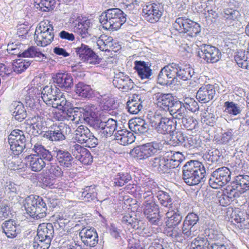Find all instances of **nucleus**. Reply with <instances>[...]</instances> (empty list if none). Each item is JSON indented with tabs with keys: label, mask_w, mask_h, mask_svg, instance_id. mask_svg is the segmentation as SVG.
Returning <instances> with one entry per match:
<instances>
[{
	"label": "nucleus",
	"mask_w": 249,
	"mask_h": 249,
	"mask_svg": "<svg viewBox=\"0 0 249 249\" xmlns=\"http://www.w3.org/2000/svg\"><path fill=\"white\" fill-rule=\"evenodd\" d=\"M195 72L189 65L172 63L162 68L158 76V83L161 85H171L179 80L190 79Z\"/></svg>",
	"instance_id": "nucleus-1"
},
{
	"label": "nucleus",
	"mask_w": 249,
	"mask_h": 249,
	"mask_svg": "<svg viewBox=\"0 0 249 249\" xmlns=\"http://www.w3.org/2000/svg\"><path fill=\"white\" fill-rule=\"evenodd\" d=\"M182 179L189 186H195L206 181V170L203 164L190 160L182 167Z\"/></svg>",
	"instance_id": "nucleus-2"
},
{
	"label": "nucleus",
	"mask_w": 249,
	"mask_h": 249,
	"mask_svg": "<svg viewBox=\"0 0 249 249\" xmlns=\"http://www.w3.org/2000/svg\"><path fill=\"white\" fill-rule=\"evenodd\" d=\"M126 16L119 8H110L103 12L99 19L104 28L110 31H117L127 22Z\"/></svg>",
	"instance_id": "nucleus-3"
},
{
	"label": "nucleus",
	"mask_w": 249,
	"mask_h": 249,
	"mask_svg": "<svg viewBox=\"0 0 249 249\" xmlns=\"http://www.w3.org/2000/svg\"><path fill=\"white\" fill-rule=\"evenodd\" d=\"M46 201V199L38 196L31 195L28 196L23 201L27 213L36 219L46 217L48 213Z\"/></svg>",
	"instance_id": "nucleus-4"
},
{
	"label": "nucleus",
	"mask_w": 249,
	"mask_h": 249,
	"mask_svg": "<svg viewBox=\"0 0 249 249\" xmlns=\"http://www.w3.org/2000/svg\"><path fill=\"white\" fill-rule=\"evenodd\" d=\"M150 124L152 129L157 133L160 135L172 134L176 129V124L173 118H168L161 114L154 115L150 120Z\"/></svg>",
	"instance_id": "nucleus-5"
},
{
	"label": "nucleus",
	"mask_w": 249,
	"mask_h": 249,
	"mask_svg": "<svg viewBox=\"0 0 249 249\" xmlns=\"http://www.w3.org/2000/svg\"><path fill=\"white\" fill-rule=\"evenodd\" d=\"M34 38L38 46L45 47L53 40V27L48 20L41 21L35 33Z\"/></svg>",
	"instance_id": "nucleus-6"
},
{
	"label": "nucleus",
	"mask_w": 249,
	"mask_h": 249,
	"mask_svg": "<svg viewBox=\"0 0 249 249\" xmlns=\"http://www.w3.org/2000/svg\"><path fill=\"white\" fill-rule=\"evenodd\" d=\"M163 148L160 142L153 141L134 148L131 155L139 160L146 159L160 152Z\"/></svg>",
	"instance_id": "nucleus-7"
},
{
	"label": "nucleus",
	"mask_w": 249,
	"mask_h": 249,
	"mask_svg": "<svg viewBox=\"0 0 249 249\" xmlns=\"http://www.w3.org/2000/svg\"><path fill=\"white\" fill-rule=\"evenodd\" d=\"M7 142L13 154L19 155L26 148V138L24 132L18 129L12 130L8 136Z\"/></svg>",
	"instance_id": "nucleus-8"
},
{
	"label": "nucleus",
	"mask_w": 249,
	"mask_h": 249,
	"mask_svg": "<svg viewBox=\"0 0 249 249\" xmlns=\"http://www.w3.org/2000/svg\"><path fill=\"white\" fill-rule=\"evenodd\" d=\"M173 26L179 33H187L192 37L196 36L201 31V27L198 23L185 17L177 18Z\"/></svg>",
	"instance_id": "nucleus-9"
},
{
	"label": "nucleus",
	"mask_w": 249,
	"mask_h": 249,
	"mask_svg": "<svg viewBox=\"0 0 249 249\" xmlns=\"http://www.w3.org/2000/svg\"><path fill=\"white\" fill-rule=\"evenodd\" d=\"M197 46L198 55L206 63L212 64L216 63L221 59V52L218 48L201 42H199Z\"/></svg>",
	"instance_id": "nucleus-10"
},
{
	"label": "nucleus",
	"mask_w": 249,
	"mask_h": 249,
	"mask_svg": "<svg viewBox=\"0 0 249 249\" xmlns=\"http://www.w3.org/2000/svg\"><path fill=\"white\" fill-rule=\"evenodd\" d=\"M231 179V172L227 167L223 166L214 170L209 180L210 186L213 189L220 188L228 183Z\"/></svg>",
	"instance_id": "nucleus-11"
},
{
	"label": "nucleus",
	"mask_w": 249,
	"mask_h": 249,
	"mask_svg": "<svg viewBox=\"0 0 249 249\" xmlns=\"http://www.w3.org/2000/svg\"><path fill=\"white\" fill-rule=\"evenodd\" d=\"M169 155L167 156L159 155L152 158L150 163L153 169L160 174H166L174 177L176 176V171L173 169L168 160Z\"/></svg>",
	"instance_id": "nucleus-12"
},
{
	"label": "nucleus",
	"mask_w": 249,
	"mask_h": 249,
	"mask_svg": "<svg viewBox=\"0 0 249 249\" xmlns=\"http://www.w3.org/2000/svg\"><path fill=\"white\" fill-rule=\"evenodd\" d=\"M71 131L69 125L60 123L58 125H53L48 131L45 132L43 137L51 141H62L66 139V135L71 133Z\"/></svg>",
	"instance_id": "nucleus-13"
},
{
	"label": "nucleus",
	"mask_w": 249,
	"mask_h": 249,
	"mask_svg": "<svg viewBox=\"0 0 249 249\" xmlns=\"http://www.w3.org/2000/svg\"><path fill=\"white\" fill-rule=\"evenodd\" d=\"M76 56L83 62L96 65L101 62V58L89 46L83 43L74 48Z\"/></svg>",
	"instance_id": "nucleus-14"
},
{
	"label": "nucleus",
	"mask_w": 249,
	"mask_h": 249,
	"mask_svg": "<svg viewBox=\"0 0 249 249\" xmlns=\"http://www.w3.org/2000/svg\"><path fill=\"white\" fill-rule=\"evenodd\" d=\"M164 5L162 3L153 2L143 7V17L150 23H155L159 20L164 11Z\"/></svg>",
	"instance_id": "nucleus-15"
},
{
	"label": "nucleus",
	"mask_w": 249,
	"mask_h": 249,
	"mask_svg": "<svg viewBox=\"0 0 249 249\" xmlns=\"http://www.w3.org/2000/svg\"><path fill=\"white\" fill-rule=\"evenodd\" d=\"M75 139L80 143L86 144V146L95 147L98 144V140L86 126L81 125L75 130Z\"/></svg>",
	"instance_id": "nucleus-16"
},
{
	"label": "nucleus",
	"mask_w": 249,
	"mask_h": 249,
	"mask_svg": "<svg viewBox=\"0 0 249 249\" xmlns=\"http://www.w3.org/2000/svg\"><path fill=\"white\" fill-rule=\"evenodd\" d=\"M80 116L79 118H82L90 127L94 129L101 120L97 114L95 112V106L93 105H86L83 107H80Z\"/></svg>",
	"instance_id": "nucleus-17"
},
{
	"label": "nucleus",
	"mask_w": 249,
	"mask_h": 249,
	"mask_svg": "<svg viewBox=\"0 0 249 249\" xmlns=\"http://www.w3.org/2000/svg\"><path fill=\"white\" fill-rule=\"evenodd\" d=\"M143 213L150 224L158 225L160 221L159 207L153 199L144 202Z\"/></svg>",
	"instance_id": "nucleus-18"
},
{
	"label": "nucleus",
	"mask_w": 249,
	"mask_h": 249,
	"mask_svg": "<svg viewBox=\"0 0 249 249\" xmlns=\"http://www.w3.org/2000/svg\"><path fill=\"white\" fill-rule=\"evenodd\" d=\"M118 129L117 120L108 119L107 121L101 120L94 130L101 138L111 136L115 131Z\"/></svg>",
	"instance_id": "nucleus-19"
},
{
	"label": "nucleus",
	"mask_w": 249,
	"mask_h": 249,
	"mask_svg": "<svg viewBox=\"0 0 249 249\" xmlns=\"http://www.w3.org/2000/svg\"><path fill=\"white\" fill-rule=\"evenodd\" d=\"M199 221L198 215L194 213H189L183 222L182 233L185 237L189 238L194 235V232L197 223Z\"/></svg>",
	"instance_id": "nucleus-20"
},
{
	"label": "nucleus",
	"mask_w": 249,
	"mask_h": 249,
	"mask_svg": "<svg viewBox=\"0 0 249 249\" xmlns=\"http://www.w3.org/2000/svg\"><path fill=\"white\" fill-rule=\"evenodd\" d=\"M155 98L158 107L164 111L169 112L178 101L170 93L159 92L155 94Z\"/></svg>",
	"instance_id": "nucleus-21"
},
{
	"label": "nucleus",
	"mask_w": 249,
	"mask_h": 249,
	"mask_svg": "<svg viewBox=\"0 0 249 249\" xmlns=\"http://www.w3.org/2000/svg\"><path fill=\"white\" fill-rule=\"evenodd\" d=\"M56 160L59 165L64 169L70 170L75 164V160L72 154L65 149H58L56 151Z\"/></svg>",
	"instance_id": "nucleus-22"
},
{
	"label": "nucleus",
	"mask_w": 249,
	"mask_h": 249,
	"mask_svg": "<svg viewBox=\"0 0 249 249\" xmlns=\"http://www.w3.org/2000/svg\"><path fill=\"white\" fill-rule=\"evenodd\" d=\"M79 235L82 242L87 246L94 247L98 243V234L94 228H84L80 231Z\"/></svg>",
	"instance_id": "nucleus-23"
},
{
	"label": "nucleus",
	"mask_w": 249,
	"mask_h": 249,
	"mask_svg": "<svg viewBox=\"0 0 249 249\" xmlns=\"http://www.w3.org/2000/svg\"><path fill=\"white\" fill-rule=\"evenodd\" d=\"M231 187L240 194L249 191V175L243 174L235 176Z\"/></svg>",
	"instance_id": "nucleus-24"
},
{
	"label": "nucleus",
	"mask_w": 249,
	"mask_h": 249,
	"mask_svg": "<svg viewBox=\"0 0 249 249\" xmlns=\"http://www.w3.org/2000/svg\"><path fill=\"white\" fill-rule=\"evenodd\" d=\"M215 93L214 86L208 84L199 88L196 93V98L199 102L206 103L213 99Z\"/></svg>",
	"instance_id": "nucleus-25"
},
{
	"label": "nucleus",
	"mask_w": 249,
	"mask_h": 249,
	"mask_svg": "<svg viewBox=\"0 0 249 249\" xmlns=\"http://www.w3.org/2000/svg\"><path fill=\"white\" fill-rule=\"evenodd\" d=\"M151 63L143 61L136 60L134 62V69L142 79H149L152 75Z\"/></svg>",
	"instance_id": "nucleus-26"
},
{
	"label": "nucleus",
	"mask_w": 249,
	"mask_h": 249,
	"mask_svg": "<svg viewBox=\"0 0 249 249\" xmlns=\"http://www.w3.org/2000/svg\"><path fill=\"white\" fill-rule=\"evenodd\" d=\"M20 226L13 219L5 221L1 225L2 232L9 238L16 237L20 232Z\"/></svg>",
	"instance_id": "nucleus-27"
},
{
	"label": "nucleus",
	"mask_w": 249,
	"mask_h": 249,
	"mask_svg": "<svg viewBox=\"0 0 249 249\" xmlns=\"http://www.w3.org/2000/svg\"><path fill=\"white\" fill-rule=\"evenodd\" d=\"M53 81L56 87L67 90L73 85L72 77L68 73H57L53 77Z\"/></svg>",
	"instance_id": "nucleus-28"
},
{
	"label": "nucleus",
	"mask_w": 249,
	"mask_h": 249,
	"mask_svg": "<svg viewBox=\"0 0 249 249\" xmlns=\"http://www.w3.org/2000/svg\"><path fill=\"white\" fill-rule=\"evenodd\" d=\"M113 85L118 89L128 91L132 89L134 86V83L129 77L124 75L122 72H120L113 80Z\"/></svg>",
	"instance_id": "nucleus-29"
},
{
	"label": "nucleus",
	"mask_w": 249,
	"mask_h": 249,
	"mask_svg": "<svg viewBox=\"0 0 249 249\" xmlns=\"http://www.w3.org/2000/svg\"><path fill=\"white\" fill-rule=\"evenodd\" d=\"M113 136L118 143L123 145L132 143L135 140L133 133L125 129H118Z\"/></svg>",
	"instance_id": "nucleus-30"
},
{
	"label": "nucleus",
	"mask_w": 249,
	"mask_h": 249,
	"mask_svg": "<svg viewBox=\"0 0 249 249\" xmlns=\"http://www.w3.org/2000/svg\"><path fill=\"white\" fill-rule=\"evenodd\" d=\"M158 198L160 204L164 207L170 208L173 203L172 199L169 193L160 190L159 187L152 189V193Z\"/></svg>",
	"instance_id": "nucleus-31"
},
{
	"label": "nucleus",
	"mask_w": 249,
	"mask_h": 249,
	"mask_svg": "<svg viewBox=\"0 0 249 249\" xmlns=\"http://www.w3.org/2000/svg\"><path fill=\"white\" fill-rule=\"evenodd\" d=\"M10 111L13 116L18 122H21L27 117L26 111L22 103L14 101L9 107Z\"/></svg>",
	"instance_id": "nucleus-32"
},
{
	"label": "nucleus",
	"mask_w": 249,
	"mask_h": 249,
	"mask_svg": "<svg viewBox=\"0 0 249 249\" xmlns=\"http://www.w3.org/2000/svg\"><path fill=\"white\" fill-rule=\"evenodd\" d=\"M60 91V90L55 85L46 86L41 91L42 99L48 106Z\"/></svg>",
	"instance_id": "nucleus-33"
},
{
	"label": "nucleus",
	"mask_w": 249,
	"mask_h": 249,
	"mask_svg": "<svg viewBox=\"0 0 249 249\" xmlns=\"http://www.w3.org/2000/svg\"><path fill=\"white\" fill-rule=\"evenodd\" d=\"M25 160L31 169L34 172H39L46 166V162L37 155L31 154L26 157Z\"/></svg>",
	"instance_id": "nucleus-34"
},
{
	"label": "nucleus",
	"mask_w": 249,
	"mask_h": 249,
	"mask_svg": "<svg viewBox=\"0 0 249 249\" xmlns=\"http://www.w3.org/2000/svg\"><path fill=\"white\" fill-rule=\"evenodd\" d=\"M223 18L226 24L228 26H234L241 16L240 12L237 10L232 8H226L223 11Z\"/></svg>",
	"instance_id": "nucleus-35"
},
{
	"label": "nucleus",
	"mask_w": 249,
	"mask_h": 249,
	"mask_svg": "<svg viewBox=\"0 0 249 249\" xmlns=\"http://www.w3.org/2000/svg\"><path fill=\"white\" fill-rule=\"evenodd\" d=\"M129 126L132 131L138 134L147 132L149 129V124L145 120L140 118L131 120Z\"/></svg>",
	"instance_id": "nucleus-36"
},
{
	"label": "nucleus",
	"mask_w": 249,
	"mask_h": 249,
	"mask_svg": "<svg viewBox=\"0 0 249 249\" xmlns=\"http://www.w3.org/2000/svg\"><path fill=\"white\" fill-rule=\"evenodd\" d=\"M33 150L38 157H40L42 160L51 162L54 160V152L50 151L45 147L44 146L36 143L34 145Z\"/></svg>",
	"instance_id": "nucleus-37"
},
{
	"label": "nucleus",
	"mask_w": 249,
	"mask_h": 249,
	"mask_svg": "<svg viewBox=\"0 0 249 249\" xmlns=\"http://www.w3.org/2000/svg\"><path fill=\"white\" fill-rule=\"evenodd\" d=\"M54 233V228L53 224L50 223L39 224L37 229L38 239L46 238L52 240Z\"/></svg>",
	"instance_id": "nucleus-38"
},
{
	"label": "nucleus",
	"mask_w": 249,
	"mask_h": 249,
	"mask_svg": "<svg viewBox=\"0 0 249 249\" xmlns=\"http://www.w3.org/2000/svg\"><path fill=\"white\" fill-rule=\"evenodd\" d=\"M239 196L238 193L229 187L226 189L225 193H223L218 196V202L220 205L226 206L229 205L235 197Z\"/></svg>",
	"instance_id": "nucleus-39"
},
{
	"label": "nucleus",
	"mask_w": 249,
	"mask_h": 249,
	"mask_svg": "<svg viewBox=\"0 0 249 249\" xmlns=\"http://www.w3.org/2000/svg\"><path fill=\"white\" fill-rule=\"evenodd\" d=\"M43 115H39L37 112V115H34L31 118L32 123L30 126L33 131V134L35 136H37L39 135H42L45 132L42 131L44 127L43 125Z\"/></svg>",
	"instance_id": "nucleus-40"
},
{
	"label": "nucleus",
	"mask_w": 249,
	"mask_h": 249,
	"mask_svg": "<svg viewBox=\"0 0 249 249\" xmlns=\"http://www.w3.org/2000/svg\"><path fill=\"white\" fill-rule=\"evenodd\" d=\"M170 114L173 116V119H177L178 121L187 117L188 111L181 101H178L172 109L170 110Z\"/></svg>",
	"instance_id": "nucleus-41"
},
{
	"label": "nucleus",
	"mask_w": 249,
	"mask_h": 249,
	"mask_svg": "<svg viewBox=\"0 0 249 249\" xmlns=\"http://www.w3.org/2000/svg\"><path fill=\"white\" fill-rule=\"evenodd\" d=\"M26 105L28 108H30L31 110H33L37 115V112L39 115H43L47 116L48 113L45 111V109L42 108V106L40 105L38 100L31 98L30 96L26 97Z\"/></svg>",
	"instance_id": "nucleus-42"
},
{
	"label": "nucleus",
	"mask_w": 249,
	"mask_h": 249,
	"mask_svg": "<svg viewBox=\"0 0 249 249\" xmlns=\"http://www.w3.org/2000/svg\"><path fill=\"white\" fill-rule=\"evenodd\" d=\"M234 59L239 67L249 69V51L239 50L235 55Z\"/></svg>",
	"instance_id": "nucleus-43"
},
{
	"label": "nucleus",
	"mask_w": 249,
	"mask_h": 249,
	"mask_svg": "<svg viewBox=\"0 0 249 249\" xmlns=\"http://www.w3.org/2000/svg\"><path fill=\"white\" fill-rule=\"evenodd\" d=\"M122 222L136 230H143L144 229L143 223L129 213H127L123 216Z\"/></svg>",
	"instance_id": "nucleus-44"
},
{
	"label": "nucleus",
	"mask_w": 249,
	"mask_h": 249,
	"mask_svg": "<svg viewBox=\"0 0 249 249\" xmlns=\"http://www.w3.org/2000/svg\"><path fill=\"white\" fill-rule=\"evenodd\" d=\"M79 108L80 107H72L70 102L61 110L62 113V116L66 120L75 121L78 113L80 114Z\"/></svg>",
	"instance_id": "nucleus-45"
},
{
	"label": "nucleus",
	"mask_w": 249,
	"mask_h": 249,
	"mask_svg": "<svg viewBox=\"0 0 249 249\" xmlns=\"http://www.w3.org/2000/svg\"><path fill=\"white\" fill-rule=\"evenodd\" d=\"M22 57H36L37 61H43L44 59H46V56L42 53L41 52L39 51L38 49L34 46H31L28 49L24 50L21 53Z\"/></svg>",
	"instance_id": "nucleus-46"
},
{
	"label": "nucleus",
	"mask_w": 249,
	"mask_h": 249,
	"mask_svg": "<svg viewBox=\"0 0 249 249\" xmlns=\"http://www.w3.org/2000/svg\"><path fill=\"white\" fill-rule=\"evenodd\" d=\"M35 6L42 12L53 10L56 3V0H34Z\"/></svg>",
	"instance_id": "nucleus-47"
},
{
	"label": "nucleus",
	"mask_w": 249,
	"mask_h": 249,
	"mask_svg": "<svg viewBox=\"0 0 249 249\" xmlns=\"http://www.w3.org/2000/svg\"><path fill=\"white\" fill-rule=\"evenodd\" d=\"M75 92L79 97L84 98H89L92 93L90 86L82 82H79L75 86Z\"/></svg>",
	"instance_id": "nucleus-48"
},
{
	"label": "nucleus",
	"mask_w": 249,
	"mask_h": 249,
	"mask_svg": "<svg viewBox=\"0 0 249 249\" xmlns=\"http://www.w3.org/2000/svg\"><path fill=\"white\" fill-rule=\"evenodd\" d=\"M113 39L111 36H102L101 38L97 40L96 44L102 51H109L110 49H113Z\"/></svg>",
	"instance_id": "nucleus-49"
},
{
	"label": "nucleus",
	"mask_w": 249,
	"mask_h": 249,
	"mask_svg": "<svg viewBox=\"0 0 249 249\" xmlns=\"http://www.w3.org/2000/svg\"><path fill=\"white\" fill-rule=\"evenodd\" d=\"M80 194V197L85 201L91 202L97 200V193L93 186L86 187Z\"/></svg>",
	"instance_id": "nucleus-50"
},
{
	"label": "nucleus",
	"mask_w": 249,
	"mask_h": 249,
	"mask_svg": "<svg viewBox=\"0 0 249 249\" xmlns=\"http://www.w3.org/2000/svg\"><path fill=\"white\" fill-rule=\"evenodd\" d=\"M90 25L91 23L89 19L78 21V23H75L74 30L81 35L82 37L85 38L90 35L89 29Z\"/></svg>",
	"instance_id": "nucleus-51"
},
{
	"label": "nucleus",
	"mask_w": 249,
	"mask_h": 249,
	"mask_svg": "<svg viewBox=\"0 0 249 249\" xmlns=\"http://www.w3.org/2000/svg\"><path fill=\"white\" fill-rule=\"evenodd\" d=\"M170 138L168 141V144L173 146H183L186 135L181 131H177L169 134Z\"/></svg>",
	"instance_id": "nucleus-52"
},
{
	"label": "nucleus",
	"mask_w": 249,
	"mask_h": 249,
	"mask_svg": "<svg viewBox=\"0 0 249 249\" xmlns=\"http://www.w3.org/2000/svg\"><path fill=\"white\" fill-rule=\"evenodd\" d=\"M171 156L169 157L168 160H170V163L173 169L176 171V174L179 172L180 165L183 160V155L179 152H170Z\"/></svg>",
	"instance_id": "nucleus-53"
},
{
	"label": "nucleus",
	"mask_w": 249,
	"mask_h": 249,
	"mask_svg": "<svg viewBox=\"0 0 249 249\" xmlns=\"http://www.w3.org/2000/svg\"><path fill=\"white\" fill-rule=\"evenodd\" d=\"M52 102L48 106L57 108L60 111L65 107L67 106L70 103V102L67 101L65 97L63 96V93L60 91L58 93L57 97H55Z\"/></svg>",
	"instance_id": "nucleus-54"
},
{
	"label": "nucleus",
	"mask_w": 249,
	"mask_h": 249,
	"mask_svg": "<svg viewBox=\"0 0 249 249\" xmlns=\"http://www.w3.org/2000/svg\"><path fill=\"white\" fill-rule=\"evenodd\" d=\"M224 111L231 115L236 116L240 114L242 111L241 105L233 102L226 101L224 103Z\"/></svg>",
	"instance_id": "nucleus-55"
},
{
	"label": "nucleus",
	"mask_w": 249,
	"mask_h": 249,
	"mask_svg": "<svg viewBox=\"0 0 249 249\" xmlns=\"http://www.w3.org/2000/svg\"><path fill=\"white\" fill-rule=\"evenodd\" d=\"M31 62L29 59H19L14 62L12 69L16 73H20L30 65Z\"/></svg>",
	"instance_id": "nucleus-56"
},
{
	"label": "nucleus",
	"mask_w": 249,
	"mask_h": 249,
	"mask_svg": "<svg viewBox=\"0 0 249 249\" xmlns=\"http://www.w3.org/2000/svg\"><path fill=\"white\" fill-rule=\"evenodd\" d=\"M46 171L54 178H61L63 176V171L61 167L57 163L51 162L47 164Z\"/></svg>",
	"instance_id": "nucleus-57"
},
{
	"label": "nucleus",
	"mask_w": 249,
	"mask_h": 249,
	"mask_svg": "<svg viewBox=\"0 0 249 249\" xmlns=\"http://www.w3.org/2000/svg\"><path fill=\"white\" fill-rule=\"evenodd\" d=\"M99 96L97 97V100L100 101L103 104L102 107L104 110H110L113 108V106L114 104V100L109 97L107 94H100L98 92Z\"/></svg>",
	"instance_id": "nucleus-58"
},
{
	"label": "nucleus",
	"mask_w": 249,
	"mask_h": 249,
	"mask_svg": "<svg viewBox=\"0 0 249 249\" xmlns=\"http://www.w3.org/2000/svg\"><path fill=\"white\" fill-rule=\"evenodd\" d=\"M132 179L131 176L127 173H119L114 178V186H123Z\"/></svg>",
	"instance_id": "nucleus-59"
},
{
	"label": "nucleus",
	"mask_w": 249,
	"mask_h": 249,
	"mask_svg": "<svg viewBox=\"0 0 249 249\" xmlns=\"http://www.w3.org/2000/svg\"><path fill=\"white\" fill-rule=\"evenodd\" d=\"M181 121V125L188 130H193L196 128L198 125L197 121L192 116L188 115Z\"/></svg>",
	"instance_id": "nucleus-60"
},
{
	"label": "nucleus",
	"mask_w": 249,
	"mask_h": 249,
	"mask_svg": "<svg viewBox=\"0 0 249 249\" xmlns=\"http://www.w3.org/2000/svg\"><path fill=\"white\" fill-rule=\"evenodd\" d=\"M184 105L187 110H189L192 112L195 113L199 110V106L197 102L194 99L191 97H185L181 101Z\"/></svg>",
	"instance_id": "nucleus-61"
},
{
	"label": "nucleus",
	"mask_w": 249,
	"mask_h": 249,
	"mask_svg": "<svg viewBox=\"0 0 249 249\" xmlns=\"http://www.w3.org/2000/svg\"><path fill=\"white\" fill-rule=\"evenodd\" d=\"M200 142L199 138L196 136H186L183 146L189 149L197 148L200 146Z\"/></svg>",
	"instance_id": "nucleus-62"
},
{
	"label": "nucleus",
	"mask_w": 249,
	"mask_h": 249,
	"mask_svg": "<svg viewBox=\"0 0 249 249\" xmlns=\"http://www.w3.org/2000/svg\"><path fill=\"white\" fill-rule=\"evenodd\" d=\"M170 213H166L168 219L166 221V226L168 228H173L178 225L181 222L182 218L180 216H178L177 214L173 213L170 215Z\"/></svg>",
	"instance_id": "nucleus-63"
},
{
	"label": "nucleus",
	"mask_w": 249,
	"mask_h": 249,
	"mask_svg": "<svg viewBox=\"0 0 249 249\" xmlns=\"http://www.w3.org/2000/svg\"><path fill=\"white\" fill-rule=\"evenodd\" d=\"M207 238L206 237L198 236L195 238L191 242L190 249H194L196 248H203V247H207L210 246Z\"/></svg>",
	"instance_id": "nucleus-64"
}]
</instances>
